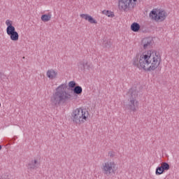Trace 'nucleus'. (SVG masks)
<instances>
[{
    "instance_id": "393cba45",
    "label": "nucleus",
    "mask_w": 179,
    "mask_h": 179,
    "mask_svg": "<svg viewBox=\"0 0 179 179\" xmlns=\"http://www.w3.org/2000/svg\"><path fill=\"white\" fill-rule=\"evenodd\" d=\"M2 149V145H0V150Z\"/></svg>"
},
{
    "instance_id": "9b49d317",
    "label": "nucleus",
    "mask_w": 179,
    "mask_h": 179,
    "mask_svg": "<svg viewBox=\"0 0 179 179\" xmlns=\"http://www.w3.org/2000/svg\"><path fill=\"white\" fill-rule=\"evenodd\" d=\"M27 167L29 170H37L40 167V162L37 159L31 160L28 163Z\"/></svg>"
},
{
    "instance_id": "a878e982",
    "label": "nucleus",
    "mask_w": 179,
    "mask_h": 179,
    "mask_svg": "<svg viewBox=\"0 0 179 179\" xmlns=\"http://www.w3.org/2000/svg\"><path fill=\"white\" fill-rule=\"evenodd\" d=\"M0 107H1V103H0Z\"/></svg>"
},
{
    "instance_id": "f3484780",
    "label": "nucleus",
    "mask_w": 179,
    "mask_h": 179,
    "mask_svg": "<svg viewBox=\"0 0 179 179\" xmlns=\"http://www.w3.org/2000/svg\"><path fill=\"white\" fill-rule=\"evenodd\" d=\"M6 24L7 26L6 31H9L10 30H12V29H15L13 25H12V21H10L9 20H7L6 21Z\"/></svg>"
},
{
    "instance_id": "aec40b11",
    "label": "nucleus",
    "mask_w": 179,
    "mask_h": 179,
    "mask_svg": "<svg viewBox=\"0 0 179 179\" xmlns=\"http://www.w3.org/2000/svg\"><path fill=\"white\" fill-rule=\"evenodd\" d=\"M41 20L43 22H49V20H51V15L47 14L42 15Z\"/></svg>"
},
{
    "instance_id": "b1692460",
    "label": "nucleus",
    "mask_w": 179,
    "mask_h": 179,
    "mask_svg": "<svg viewBox=\"0 0 179 179\" xmlns=\"http://www.w3.org/2000/svg\"><path fill=\"white\" fill-rule=\"evenodd\" d=\"M0 78H1V79H6V76H5L2 73H0Z\"/></svg>"
},
{
    "instance_id": "f03ea898",
    "label": "nucleus",
    "mask_w": 179,
    "mask_h": 179,
    "mask_svg": "<svg viewBox=\"0 0 179 179\" xmlns=\"http://www.w3.org/2000/svg\"><path fill=\"white\" fill-rule=\"evenodd\" d=\"M68 85L62 84L56 88V91L50 97V103L55 107H60L66 101L72 100V92H66Z\"/></svg>"
},
{
    "instance_id": "2eb2a0df",
    "label": "nucleus",
    "mask_w": 179,
    "mask_h": 179,
    "mask_svg": "<svg viewBox=\"0 0 179 179\" xmlns=\"http://www.w3.org/2000/svg\"><path fill=\"white\" fill-rule=\"evenodd\" d=\"M131 30L136 33L141 30V25L138 22H134L131 25Z\"/></svg>"
},
{
    "instance_id": "6ab92c4d",
    "label": "nucleus",
    "mask_w": 179,
    "mask_h": 179,
    "mask_svg": "<svg viewBox=\"0 0 179 179\" xmlns=\"http://www.w3.org/2000/svg\"><path fill=\"white\" fill-rule=\"evenodd\" d=\"M102 13H103V15H106V16H108V17H114V16H115L114 13H113L111 10H103Z\"/></svg>"
},
{
    "instance_id": "5701e85b",
    "label": "nucleus",
    "mask_w": 179,
    "mask_h": 179,
    "mask_svg": "<svg viewBox=\"0 0 179 179\" xmlns=\"http://www.w3.org/2000/svg\"><path fill=\"white\" fill-rule=\"evenodd\" d=\"M108 156H110V157H114V156H115V152L113 151H110L108 152Z\"/></svg>"
},
{
    "instance_id": "412c9836",
    "label": "nucleus",
    "mask_w": 179,
    "mask_h": 179,
    "mask_svg": "<svg viewBox=\"0 0 179 179\" xmlns=\"http://www.w3.org/2000/svg\"><path fill=\"white\" fill-rule=\"evenodd\" d=\"M163 173H164L163 169L162 168V166H157L155 171V174L156 176H160L162 174H163Z\"/></svg>"
},
{
    "instance_id": "39448f33",
    "label": "nucleus",
    "mask_w": 179,
    "mask_h": 179,
    "mask_svg": "<svg viewBox=\"0 0 179 179\" xmlns=\"http://www.w3.org/2000/svg\"><path fill=\"white\" fill-rule=\"evenodd\" d=\"M137 0H119V9L123 12L132 10L136 6Z\"/></svg>"
},
{
    "instance_id": "20e7f679",
    "label": "nucleus",
    "mask_w": 179,
    "mask_h": 179,
    "mask_svg": "<svg viewBox=\"0 0 179 179\" xmlns=\"http://www.w3.org/2000/svg\"><path fill=\"white\" fill-rule=\"evenodd\" d=\"M87 115H89V112L81 108H77L72 112L71 120L76 124H83L85 121L87 120Z\"/></svg>"
},
{
    "instance_id": "7ed1b4c3",
    "label": "nucleus",
    "mask_w": 179,
    "mask_h": 179,
    "mask_svg": "<svg viewBox=\"0 0 179 179\" xmlns=\"http://www.w3.org/2000/svg\"><path fill=\"white\" fill-rule=\"evenodd\" d=\"M127 96H128L129 98L128 103L125 106V109L135 113L138 107H139V101L136 100V97H138V90H136V87H133L129 90Z\"/></svg>"
},
{
    "instance_id": "dca6fc26",
    "label": "nucleus",
    "mask_w": 179,
    "mask_h": 179,
    "mask_svg": "<svg viewBox=\"0 0 179 179\" xmlns=\"http://www.w3.org/2000/svg\"><path fill=\"white\" fill-rule=\"evenodd\" d=\"M103 45V47H105V48H110L111 45H113V42L111 41V39L104 38Z\"/></svg>"
},
{
    "instance_id": "f8f14e48",
    "label": "nucleus",
    "mask_w": 179,
    "mask_h": 179,
    "mask_svg": "<svg viewBox=\"0 0 179 179\" xmlns=\"http://www.w3.org/2000/svg\"><path fill=\"white\" fill-rule=\"evenodd\" d=\"M82 92H83L82 87L76 85L71 91H68L67 93H72V97H73V95L76 96V94H82Z\"/></svg>"
},
{
    "instance_id": "1a4fd4ad",
    "label": "nucleus",
    "mask_w": 179,
    "mask_h": 179,
    "mask_svg": "<svg viewBox=\"0 0 179 179\" xmlns=\"http://www.w3.org/2000/svg\"><path fill=\"white\" fill-rule=\"evenodd\" d=\"M141 45L144 50H148L153 45V39L150 37L144 38L141 41Z\"/></svg>"
},
{
    "instance_id": "9d476101",
    "label": "nucleus",
    "mask_w": 179,
    "mask_h": 179,
    "mask_svg": "<svg viewBox=\"0 0 179 179\" xmlns=\"http://www.w3.org/2000/svg\"><path fill=\"white\" fill-rule=\"evenodd\" d=\"M6 33L8 36H10L12 41H17V40H19V34L16 31L15 28L10 29V31H7Z\"/></svg>"
},
{
    "instance_id": "ddd939ff",
    "label": "nucleus",
    "mask_w": 179,
    "mask_h": 179,
    "mask_svg": "<svg viewBox=\"0 0 179 179\" xmlns=\"http://www.w3.org/2000/svg\"><path fill=\"white\" fill-rule=\"evenodd\" d=\"M80 17L82 19H85V20H87L89 23L94 24H97V21L92 17V15H89L88 14H80Z\"/></svg>"
},
{
    "instance_id": "a211bd4d",
    "label": "nucleus",
    "mask_w": 179,
    "mask_h": 179,
    "mask_svg": "<svg viewBox=\"0 0 179 179\" xmlns=\"http://www.w3.org/2000/svg\"><path fill=\"white\" fill-rule=\"evenodd\" d=\"M162 168V170L164 171H167L168 170H170V164L167 162H162L160 166Z\"/></svg>"
},
{
    "instance_id": "0eeeda50",
    "label": "nucleus",
    "mask_w": 179,
    "mask_h": 179,
    "mask_svg": "<svg viewBox=\"0 0 179 179\" xmlns=\"http://www.w3.org/2000/svg\"><path fill=\"white\" fill-rule=\"evenodd\" d=\"M114 170H115V163L110 162L103 164L102 171L106 176H113V174H115V173L114 172Z\"/></svg>"
},
{
    "instance_id": "4468645a",
    "label": "nucleus",
    "mask_w": 179,
    "mask_h": 179,
    "mask_svg": "<svg viewBox=\"0 0 179 179\" xmlns=\"http://www.w3.org/2000/svg\"><path fill=\"white\" fill-rule=\"evenodd\" d=\"M57 75H58V73L55 72L53 69L48 70L47 71V76L49 79H55V78H57Z\"/></svg>"
},
{
    "instance_id": "f257e3e1",
    "label": "nucleus",
    "mask_w": 179,
    "mask_h": 179,
    "mask_svg": "<svg viewBox=\"0 0 179 179\" xmlns=\"http://www.w3.org/2000/svg\"><path fill=\"white\" fill-rule=\"evenodd\" d=\"M133 65L148 72H152L160 65V55L153 50L148 51L147 54L137 53L133 59Z\"/></svg>"
},
{
    "instance_id": "6e6552de",
    "label": "nucleus",
    "mask_w": 179,
    "mask_h": 179,
    "mask_svg": "<svg viewBox=\"0 0 179 179\" xmlns=\"http://www.w3.org/2000/svg\"><path fill=\"white\" fill-rule=\"evenodd\" d=\"M78 66L79 71L81 72H86V70L90 71V69H92L93 66L87 61L83 60L78 63Z\"/></svg>"
},
{
    "instance_id": "4be33fe9",
    "label": "nucleus",
    "mask_w": 179,
    "mask_h": 179,
    "mask_svg": "<svg viewBox=\"0 0 179 179\" xmlns=\"http://www.w3.org/2000/svg\"><path fill=\"white\" fill-rule=\"evenodd\" d=\"M76 86V83L75 81H70L69 83V88L68 90H72V89H74L75 87Z\"/></svg>"
},
{
    "instance_id": "423d86ee",
    "label": "nucleus",
    "mask_w": 179,
    "mask_h": 179,
    "mask_svg": "<svg viewBox=\"0 0 179 179\" xmlns=\"http://www.w3.org/2000/svg\"><path fill=\"white\" fill-rule=\"evenodd\" d=\"M149 16L152 20H155V22H164L167 17V13L163 10H159L158 12L152 10L150 11Z\"/></svg>"
}]
</instances>
